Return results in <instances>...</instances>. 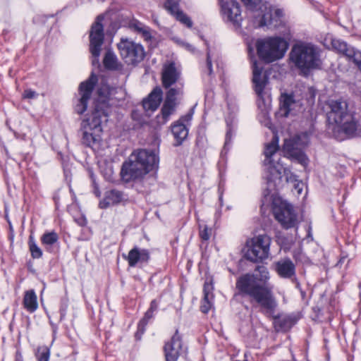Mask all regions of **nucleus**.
Instances as JSON below:
<instances>
[{
    "label": "nucleus",
    "mask_w": 361,
    "mask_h": 361,
    "mask_svg": "<svg viewBox=\"0 0 361 361\" xmlns=\"http://www.w3.org/2000/svg\"><path fill=\"white\" fill-rule=\"evenodd\" d=\"M264 9L260 7L262 15L258 17L255 16V27H262L267 26L276 27L281 23V18L283 16V11L279 8H274L271 6H263Z\"/></svg>",
    "instance_id": "nucleus-14"
},
{
    "label": "nucleus",
    "mask_w": 361,
    "mask_h": 361,
    "mask_svg": "<svg viewBox=\"0 0 361 361\" xmlns=\"http://www.w3.org/2000/svg\"><path fill=\"white\" fill-rule=\"evenodd\" d=\"M276 271L280 277L296 280L295 266L289 258H285L276 262Z\"/></svg>",
    "instance_id": "nucleus-22"
},
{
    "label": "nucleus",
    "mask_w": 361,
    "mask_h": 361,
    "mask_svg": "<svg viewBox=\"0 0 361 361\" xmlns=\"http://www.w3.org/2000/svg\"><path fill=\"white\" fill-rule=\"evenodd\" d=\"M123 200V192L116 189H113L106 192L104 199L102 202H100L99 205L101 208H106L110 205H114L120 203Z\"/></svg>",
    "instance_id": "nucleus-26"
},
{
    "label": "nucleus",
    "mask_w": 361,
    "mask_h": 361,
    "mask_svg": "<svg viewBox=\"0 0 361 361\" xmlns=\"http://www.w3.org/2000/svg\"><path fill=\"white\" fill-rule=\"evenodd\" d=\"M299 286H300L299 283H298V282H297L296 286H297V287H299Z\"/></svg>",
    "instance_id": "nucleus-50"
},
{
    "label": "nucleus",
    "mask_w": 361,
    "mask_h": 361,
    "mask_svg": "<svg viewBox=\"0 0 361 361\" xmlns=\"http://www.w3.org/2000/svg\"><path fill=\"white\" fill-rule=\"evenodd\" d=\"M103 19L102 15L98 16L90 31V51L94 58L93 65L99 63V57L104 40V26L102 24Z\"/></svg>",
    "instance_id": "nucleus-9"
},
{
    "label": "nucleus",
    "mask_w": 361,
    "mask_h": 361,
    "mask_svg": "<svg viewBox=\"0 0 361 361\" xmlns=\"http://www.w3.org/2000/svg\"><path fill=\"white\" fill-rule=\"evenodd\" d=\"M231 137H232V130L229 128L226 134V140H225L224 149H223V151L221 153L228 150L227 147H228V145H230V143L231 142Z\"/></svg>",
    "instance_id": "nucleus-41"
},
{
    "label": "nucleus",
    "mask_w": 361,
    "mask_h": 361,
    "mask_svg": "<svg viewBox=\"0 0 361 361\" xmlns=\"http://www.w3.org/2000/svg\"><path fill=\"white\" fill-rule=\"evenodd\" d=\"M49 350L47 347L39 348L37 350L38 361H49Z\"/></svg>",
    "instance_id": "nucleus-37"
},
{
    "label": "nucleus",
    "mask_w": 361,
    "mask_h": 361,
    "mask_svg": "<svg viewBox=\"0 0 361 361\" xmlns=\"http://www.w3.org/2000/svg\"><path fill=\"white\" fill-rule=\"evenodd\" d=\"M294 100L291 95L284 94L282 95V99L280 102V109L282 115L287 117L290 110V106L293 104Z\"/></svg>",
    "instance_id": "nucleus-32"
},
{
    "label": "nucleus",
    "mask_w": 361,
    "mask_h": 361,
    "mask_svg": "<svg viewBox=\"0 0 361 361\" xmlns=\"http://www.w3.org/2000/svg\"><path fill=\"white\" fill-rule=\"evenodd\" d=\"M58 239L57 233L52 231L44 233L41 238V241L46 247V250L48 252H51V246L58 241Z\"/></svg>",
    "instance_id": "nucleus-30"
},
{
    "label": "nucleus",
    "mask_w": 361,
    "mask_h": 361,
    "mask_svg": "<svg viewBox=\"0 0 361 361\" xmlns=\"http://www.w3.org/2000/svg\"><path fill=\"white\" fill-rule=\"evenodd\" d=\"M231 0H219L220 5L222 6L224 3H228Z\"/></svg>",
    "instance_id": "nucleus-49"
},
{
    "label": "nucleus",
    "mask_w": 361,
    "mask_h": 361,
    "mask_svg": "<svg viewBox=\"0 0 361 361\" xmlns=\"http://www.w3.org/2000/svg\"><path fill=\"white\" fill-rule=\"evenodd\" d=\"M221 8L224 20L232 23L237 28L240 27L243 17L239 3L235 0H231L228 3H224Z\"/></svg>",
    "instance_id": "nucleus-15"
},
{
    "label": "nucleus",
    "mask_w": 361,
    "mask_h": 361,
    "mask_svg": "<svg viewBox=\"0 0 361 361\" xmlns=\"http://www.w3.org/2000/svg\"><path fill=\"white\" fill-rule=\"evenodd\" d=\"M252 83L254 90L259 99L265 102L269 98V91L267 88L269 76L266 72H263V68L259 67L257 61L252 63Z\"/></svg>",
    "instance_id": "nucleus-11"
},
{
    "label": "nucleus",
    "mask_w": 361,
    "mask_h": 361,
    "mask_svg": "<svg viewBox=\"0 0 361 361\" xmlns=\"http://www.w3.org/2000/svg\"><path fill=\"white\" fill-rule=\"evenodd\" d=\"M16 361H23V357L19 352L16 353Z\"/></svg>",
    "instance_id": "nucleus-47"
},
{
    "label": "nucleus",
    "mask_w": 361,
    "mask_h": 361,
    "mask_svg": "<svg viewBox=\"0 0 361 361\" xmlns=\"http://www.w3.org/2000/svg\"><path fill=\"white\" fill-rule=\"evenodd\" d=\"M23 304L25 309L30 313H33L37 310V297L33 289L25 292Z\"/></svg>",
    "instance_id": "nucleus-27"
},
{
    "label": "nucleus",
    "mask_w": 361,
    "mask_h": 361,
    "mask_svg": "<svg viewBox=\"0 0 361 361\" xmlns=\"http://www.w3.org/2000/svg\"><path fill=\"white\" fill-rule=\"evenodd\" d=\"M97 93L99 95V99H97L94 104V110H95L97 105L104 103L108 106L109 114L111 111V108L108 102V97L109 95V87L106 85L102 86L98 89Z\"/></svg>",
    "instance_id": "nucleus-31"
},
{
    "label": "nucleus",
    "mask_w": 361,
    "mask_h": 361,
    "mask_svg": "<svg viewBox=\"0 0 361 361\" xmlns=\"http://www.w3.org/2000/svg\"><path fill=\"white\" fill-rule=\"evenodd\" d=\"M109 109L106 104H98L92 115L82 124V142L85 146L95 149L99 146L102 132V123L107 121Z\"/></svg>",
    "instance_id": "nucleus-5"
},
{
    "label": "nucleus",
    "mask_w": 361,
    "mask_h": 361,
    "mask_svg": "<svg viewBox=\"0 0 361 361\" xmlns=\"http://www.w3.org/2000/svg\"><path fill=\"white\" fill-rule=\"evenodd\" d=\"M117 46L121 57L129 65L138 64L145 56L144 47L133 41L122 39Z\"/></svg>",
    "instance_id": "nucleus-8"
},
{
    "label": "nucleus",
    "mask_w": 361,
    "mask_h": 361,
    "mask_svg": "<svg viewBox=\"0 0 361 361\" xmlns=\"http://www.w3.org/2000/svg\"><path fill=\"white\" fill-rule=\"evenodd\" d=\"M350 61L355 63L361 71V52L360 57H358L357 60H355V57H353Z\"/></svg>",
    "instance_id": "nucleus-45"
},
{
    "label": "nucleus",
    "mask_w": 361,
    "mask_h": 361,
    "mask_svg": "<svg viewBox=\"0 0 361 361\" xmlns=\"http://www.w3.org/2000/svg\"><path fill=\"white\" fill-rule=\"evenodd\" d=\"M28 245L32 258L39 259L42 256V251L37 245L32 235H30L29 237Z\"/></svg>",
    "instance_id": "nucleus-33"
},
{
    "label": "nucleus",
    "mask_w": 361,
    "mask_h": 361,
    "mask_svg": "<svg viewBox=\"0 0 361 361\" xmlns=\"http://www.w3.org/2000/svg\"><path fill=\"white\" fill-rule=\"evenodd\" d=\"M135 29L140 34L145 40H149L152 38L150 30L148 27L137 23L135 25Z\"/></svg>",
    "instance_id": "nucleus-35"
},
{
    "label": "nucleus",
    "mask_w": 361,
    "mask_h": 361,
    "mask_svg": "<svg viewBox=\"0 0 361 361\" xmlns=\"http://www.w3.org/2000/svg\"><path fill=\"white\" fill-rule=\"evenodd\" d=\"M183 44L188 51L192 53L195 52V48L192 44H190L188 43H183Z\"/></svg>",
    "instance_id": "nucleus-46"
},
{
    "label": "nucleus",
    "mask_w": 361,
    "mask_h": 361,
    "mask_svg": "<svg viewBox=\"0 0 361 361\" xmlns=\"http://www.w3.org/2000/svg\"><path fill=\"white\" fill-rule=\"evenodd\" d=\"M164 8L171 15L175 16L177 20L180 21L188 27H191L192 26V22L191 19L179 9L176 1L169 0L168 2H165Z\"/></svg>",
    "instance_id": "nucleus-25"
},
{
    "label": "nucleus",
    "mask_w": 361,
    "mask_h": 361,
    "mask_svg": "<svg viewBox=\"0 0 361 361\" xmlns=\"http://www.w3.org/2000/svg\"><path fill=\"white\" fill-rule=\"evenodd\" d=\"M180 88H170L166 94L165 101L161 109V114L164 122L167 121L170 115L175 111L177 105L176 102L177 97L182 94Z\"/></svg>",
    "instance_id": "nucleus-19"
},
{
    "label": "nucleus",
    "mask_w": 361,
    "mask_h": 361,
    "mask_svg": "<svg viewBox=\"0 0 361 361\" xmlns=\"http://www.w3.org/2000/svg\"><path fill=\"white\" fill-rule=\"evenodd\" d=\"M271 238L267 235H259L247 242L245 257L253 262H260L269 255Z\"/></svg>",
    "instance_id": "nucleus-7"
},
{
    "label": "nucleus",
    "mask_w": 361,
    "mask_h": 361,
    "mask_svg": "<svg viewBox=\"0 0 361 361\" xmlns=\"http://www.w3.org/2000/svg\"><path fill=\"white\" fill-rule=\"evenodd\" d=\"M179 75L174 62L164 65L161 74L163 87L166 89L169 88L177 82Z\"/></svg>",
    "instance_id": "nucleus-23"
},
{
    "label": "nucleus",
    "mask_w": 361,
    "mask_h": 361,
    "mask_svg": "<svg viewBox=\"0 0 361 361\" xmlns=\"http://www.w3.org/2000/svg\"><path fill=\"white\" fill-rule=\"evenodd\" d=\"M192 119V114L182 116L178 121L171 126V132L176 141V146L180 145L188 135V129L186 123Z\"/></svg>",
    "instance_id": "nucleus-20"
},
{
    "label": "nucleus",
    "mask_w": 361,
    "mask_h": 361,
    "mask_svg": "<svg viewBox=\"0 0 361 361\" xmlns=\"http://www.w3.org/2000/svg\"><path fill=\"white\" fill-rule=\"evenodd\" d=\"M163 97V92L159 87H156L147 97L142 101V106L145 111H154L159 106Z\"/></svg>",
    "instance_id": "nucleus-24"
},
{
    "label": "nucleus",
    "mask_w": 361,
    "mask_h": 361,
    "mask_svg": "<svg viewBox=\"0 0 361 361\" xmlns=\"http://www.w3.org/2000/svg\"><path fill=\"white\" fill-rule=\"evenodd\" d=\"M60 311H61V317H64V316H65V314H66V308H63H63H61V310H60Z\"/></svg>",
    "instance_id": "nucleus-48"
},
{
    "label": "nucleus",
    "mask_w": 361,
    "mask_h": 361,
    "mask_svg": "<svg viewBox=\"0 0 361 361\" xmlns=\"http://www.w3.org/2000/svg\"><path fill=\"white\" fill-rule=\"evenodd\" d=\"M213 289L212 285L208 283H205L204 285L203 292L204 299H209L212 298V290Z\"/></svg>",
    "instance_id": "nucleus-39"
},
{
    "label": "nucleus",
    "mask_w": 361,
    "mask_h": 361,
    "mask_svg": "<svg viewBox=\"0 0 361 361\" xmlns=\"http://www.w3.org/2000/svg\"><path fill=\"white\" fill-rule=\"evenodd\" d=\"M290 59L304 74L309 73L312 70L319 69L322 64L319 49L310 43L294 44L290 52Z\"/></svg>",
    "instance_id": "nucleus-4"
},
{
    "label": "nucleus",
    "mask_w": 361,
    "mask_h": 361,
    "mask_svg": "<svg viewBox=\"0 0 361 361\" xmlns=\"http://www.w3.org/2000/svg\"><path fill=\"white\" fill-rule=\"evenodd\" d=\"M97 80V76L92 73L87 80L80 84L78 92L80 97L75 105V111L77 114H82L87 110L88 101L91 98L92 91Z\"/></svg>",
    "instance_id": "nucleus-13"
},
{
    "label": "nucleus",
    "mask_w": 361,
    "mask_h": 361,
    "mask_svg": "<svg viewBox=\"0 0 361 361\" xmlns=\"http://www.w3.org/2000/svg\"><path fill=\"white\" fill-rule=\"evenodd\" d=\"M256 47L259 58L269 63L282 59L288 44L281 37H267L257 40Z\"/></svg>",
    "instance_id": "nucleus-6"
},
{
    "label": "nucleus",
    "mask_w": 361,
    "mask_h": 361,
    "mask_svg": "<svg viewBox=\"0 0 361 361\" xmlns=\"http://www.w3.org/2000/svg\"><path fill=\"white\" fill-rule=\"evenodd\" d=\"M154 316V312L148 309V310L145 312L144 317L139 322L138 324V332L143 334L145 330V326H147L149 320L152 319Z\"/></svg>",
    "instance_id": "nucleus-34"
},
{
    "label": "nucleus",
    "mask_w": 361,
    "mask_h": 361,
    "mask_svg": "<svg viewBox=\"0 0 361 361\" xmlns=\"http://www.w3.org/2000/svg\"><path fill=\"white\" fill-rule=\"evenodd\" d=\"M103 64L109 71H121L123 65L118 61L117 56L111 49H108L103 59Z\"/></svg>",
    "instance_id": "nucleus-29"
},
{
    "label": "nucleus",
    "mask_w": 361,
    "mask_h": 361,
    "mask_svg": "<svg viewBox=\"0 0 361 361\" xmlns=\"http://www.w3.org/2000/svg\"><path fill=\"white\" fill-rule=\"evenodd\" d=\"M245 7L250 11H256L262 0H241Z\"/></svg>",
    "instance_id": "nucleus-38"
},
{
    "label": "nucleus",
    "mask_w": 361,
    "mask_h": 361,
    "mask_svg": "<svg viewBox=\"0 0 361 361\" xmlns=\"http://www.w3.org/2000/svg\"><path fill=\"white\" fill-rule=\"evenodd\" d=\"M330 42L333 49L342 54L349 61H350L353 57H355V60H357L360 56V51L355 50L344 41L339 39L331 38Z\"/></svg>",
    "instance_id": "nucleus-21"
},
{
    "label": "nucleus",
    "mask_w": 361,
    "mask_h": 361,
    "mask_svg": "<svg viewBox=\"0 0 361 361\" xmlns=\"http://www.w3.org/2000/svg\"><path fill=\"white\" fill-rule=\"evenodd\" d=\"M286 155L291 160L297 161L305 166L308 164V158L304 152L298 147V141L295 139L285 140L283 146Z\"/></svg>",
    "instance_id": "nucleus-16"
},
{
    "label": "nucleus",
    "mask_w": 361,
    "mask_h": 361,
    "mask_svg": "<svg viewBox=\"0 0 361 361\" xmlns=\"http://www.w3.org/2000/svg\"><path fill=\"white\" fill-rule=\"evenodd\" d=\"M307 236H308V237H310V232L308 233Z\"/></svg>",
    "instance_id": "nucleus-51"
},
{
    "label": "nucleus",
    "mask_w": 361,
    "mask_h": 361,
    "mask_svg": "<svg viewBox=\"0 0 361 361\" xmlns=\"http://www.w3.org/2000/svg\"><path fill=\"white\" fill-rule=\"evenodd\" d=\"M200 235L203 240H207L209 239L210 231L207 226H205L203 230L200 231Z\"/></svg>",
    "instance_id": "nucleus-43"
},
{
    "label": "nucleus",
    "mask_w": 361,
    "mask_h": 361,
    "mask_svg": "<svg viewBox=\"0 0 361 361\" xmlns=\"http://www.w3.org/2000/svg\"><path fill=\"white\" fill-rule=\"evenodd\" d=\"M159 159L154 151L138 149L122 164L121 176L126 183L140 180L149 172L157 170Z\"/></svg>",
    "instance_id": "nucleus-2"
},
{
    "label": "nucleus",
    "mask_w": 361,
    "mask_h": 361,
    "mask_svg": "<svg viewBox=\"0 0 361 361\" xmlns=\"http://www.w3.org/2000/svg\"><path fill=\"white\" fill-rule=\"evenodd\" d=\"M210 299L211 298H209L207 300V299H204V298H203V300H202V304L200 306L202 312L206 314L209 311V310L211 308Z\"/></svg>",
    "instance_id": "nucleus-40"
},
{
    "label": "nucleus",
    "mask_w": 361,
    "mask_h": 361,
    "mask_svg": "<svg viewBox=\"0 0 361 361\" xmlns=\"http://www.w3.org/2000/svg\"><path fill=\"white\" fill-rule=\"evenodd\" d=\"M37 95H38V94L35 91H34V90H31V89H27V90H25L24 91L23 98H25V99H34Z\"/></svg>",
    "instance_id": "nucleus-42"
},
{
    "label": "nucleus",
    "mask_w": 361,
    "mask_h": 361,
    "mask_svg": "<svg viewBox=\"0 0 361 361\" xmlns=\"http://www.w3.org/2000/svg\"><path fill=\"white\" fill-rule=\"evenodd\" d=\"M123 257L128 261L130 267H135L137 264H148L151 257L149 250L135 245L127 255H123Z\"/></svg>",
    "instance_id": "nucleus-18"
},
{
    "label": "nucleus",
    "mask_w": 361,
    "mask_h": 361,
    "mask_svg": "<svg viewBox=\"0 0 361 361\" xmlns=\"http://www.w3.org/2000/svg\"><path fill=\"white\" fill-rule=\"evenodd\" d=\"M273 213L275 219L285 229L294 228L298 223L297 214L293 207L286 202H281L279 205L274 204Z\"/></svg>",
    "instance_id": "nucleus-12"
},
{
    "label": "nucleus",
    "mask_w": 361,
    "mask_h": 361,
    "mask_svg": "<svg viewBox=\"0 0 361 361\" xmlns=\"http://www.w3.org/2000/svg\"><path fill=\"white\" fill-rule=\"evenodd\" d=\"M183 350L181 336L176 330L171 341L164 345L166 361H177Z\"/></svg>",
    "instance_id": "nucleus-17"
},
{
    "label": "nucleus",
    "mask_w": 361,
    "mask_h": 361,
    "mask_svg": "<svg viewBox=\"0 0 361 361\" xmlns=\"http://www.w3.org/2000/svg\"><path fill=\"white\" fill-rule=\"evenodd\" d=\"M205 44L207 45V58L205 61V68L206 70L204 71L207 72V74L212 77L213 76V66H212V57L210 54V49L207 42H205Z\"/></svg>",
    "instance_id": "nucleus-36"
},
{
    "label": "nucleus",
    "mask_w": 361,
    "mask_h": 361,
    "mask_svg": "<svg viewBox=\"0 0 361 361\" xmlns=\"http://www.w3.org/2000/svg\"><path fill=\"white\" fill-rule=\"evenodd\" d=\"M255 271H257L258 274H244V275H242L241 276H240L236 281V283H235L236 288L238 290V281L242 277H243L244 276H246V275L252 276L254 277V281L257 284H258L259 286H266L265 284L259 283V282H257V281L264 283L269 279V273L268 271L267 268L266 267H264V265H257L255 268ZM236 295H239L238 293H236Z\"/></svg>",
    "instance_id": "nucleus-28"
},
{
    "label": "nucleus",
    "mask_w": 361,
    "mask_h": 361,
    "mask_svg": "<svg viewBox=\"0 0 361 361\" xmlns=\"http://www.w3.org/2000/svg\"><path fill=\"white\" fill-rule=\"evenodd\" d=\"M158 309V302L156 300H152V302H150V307L149 308V310H151L152 312H154L155 311H157Z\"/></svg>",
    "instance_id": "nucleus-44"
},
{
    "label": "nucleus",
    "mask_w": 361,
    "mask_h": 361,
    "mask_svg": "<svg viewBox=\"0 0 361 361\" xmlns=\"http://www.w3.org/2000/svg\"><path fill=\"white\" fill-rule=\"evenodd\" d=\"M238 295L248 297L253 307L259 308L262 314L274 319L275 326H279V330H286L290 326L288 319H281L275 314L278 302L271 287L259 286L255 282L252 276L246 275L238 281Z\"/></svg>",
    "instance_id": "nucleus-1"
},
{
    "label": "nucleus",
    "mask_w": 361,
    "mask_h": 361,
    "mask_svg": "<svg viewBox=\"0 0 361 361\" xmlns=\"http://www.w3.org/2000/svg\"><path fill=\"white\" fill-rule=\"evenodd\" d=\"M327 106L329 109L326 113L329 124L336 125L339 130L348 137H354L359 134L358 121L354 112L348 109L346 101L331 99L329 101Z\"/></svg>",
    "instance_id": "nucleus-3"
},
{
    "label": "nucleus",
    "mask_w": 361,
    "mask_h": 361,
    "mask_svg": "<svg viewBox=\"0 0 361 361\" xmlns=\"http://www.w3.org/2000/svg\"><path fill=\"white\" fill-rule=\"evenodd\" d=\"M279 149V137L277 135H274L271 142L265 145L264 152L265 155L264 164L268 166L269 173V176L267 178L269 182L273 181L276 178H281V175L283 167L279 161H274L272 158L276 154Z\"/></svg>",
    "instance_id": "nucleus-10"
}]
</instances>
